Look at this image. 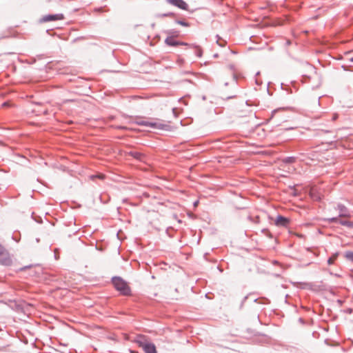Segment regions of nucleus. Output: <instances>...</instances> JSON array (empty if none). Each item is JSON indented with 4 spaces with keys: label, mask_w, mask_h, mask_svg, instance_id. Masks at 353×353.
<instances>
[{
    "label": "nucleus",
    "mask_w": 353,
    "mask_h": 353,
    "mask_svg": "<svg viewBox=\"0 0 353 353\" xmlns=\"http://www.w3.org/2000/svg\"><path fill=\"white\" fill-rule=\"evenodd\" d=\"M112 283L114 288L123 296H129L131 294V289L128 283L121 277L114 276L112 279Z\"/></svg>",
    "instance_id": "f257e3e1"
},
{
    "label": "nucleus",
    "mask_w": 353,
    "mask_h": 353,
    "mask_svg": "<svg viewBox=\"0 0 353 353\" xmlns=\"http://www.w3.org/2000/svg\"><path fill=\"white\" fill-rule=\"evenodd\" d=\"M135 343L144 350L145 353H157L154 344L148 341L146 337L139 335L135 340Z\"/></svg>",
    "instance_id": "f03ea898"
},
{
    "label": "nucleus",
    "mask_w": 353,
    "mask_h": 353,
    "mask_svg": "<svg viewBox=\"0 0 353 353\" xmlns=\"http://www.w3.org/2000/svg\"><path fill=\"white\" fill-rule=\"evenodd\" d=\"M0 263L3 265H10L12 259L8 251L0 244Z\"/></svg>",
    "instance_id": "7ed1b4c3"
},
{
    "label": "nucleus",
    "mask_w": 353,
    "mask_h": 353,
    "mask_svg": "<svg viewBox=\"0 0 353 353\" xmlns=\"http://www.w3.org/2000/svg\"><path fill=\"white\" fill-rule=\"evenodd\" d=\"M136 123L138 124L139 125L150 127L152 128H157V129H163V126H164V125L161 124V123H158L156 122H150V121L143 120V119H138L136 121Z\"/></svg>",
    "instance_id": "20e7f679"
},
{
    "label": "nucleus",
    "mask_w": 353,
    "mask_h": 353,
    "mask_svg": "<svg viewBox=\"0 0 353 353\" xmlns=\"http://www.w3.org/2000/svg\"><path fill=\"white\" fill-rule=\"evenodd\" d=\"M64 19V16L63 14H46L42 17L40 19V22L46 23L52 21H59L63 20Z\"/></svg>",
    "instance_id": "39448f33"
},
{
    "label": "nucleus",
    "mask_w": 353,
    "mask_h": 353,
    "mask_svg": "<svg viewBox=\"0 0 353 353\" xmlns=\"http://www.w3.org/2000/svg\"><path fill=\"white\" fill-rule=\"evenodd\" d=\"M327 221L330 223H339L342 225L346 226L349 228H353V221H348L345 220H341L338 217H332L327 219Z\"/></svg>",
    "instance_id": "423d86ee"
},
{
    "label": "nucleus",
    "mask_w": 353,
    "mask_h": 353,
    "mask_svg": "<svg viewBox=\"0 0 353 353\" xmlns=\"http://www.w3.org/2000/svg\"><path fill=\"white\" fill-rule=\"evenodd\" d=\"M170 4L180 9L187 10L188 6L183 0H166Z\"/></svg>",
    "instance_id": "0eeeda50"
},
{
    "label": "nucleus",
    "mask_w": 353,
    "mask_h": 353,
    "mask_svg": "<svg viewBox=\"0 0 353 353\" xmlns=\"http://www.w3.org/2000/svg\"><path fill=\"white\" fill-rule=\"evenodd\" d=\"M337 210H339V215L337 216L339 217H350V214L349 212L348 209L343 204H338L336 207Z\"/></svg>",
    "instance_id": "6e6552de"
},
{
    "label": "nucleus",
    "mask_w": 353,
    "mask_h": 353,
    "mask_svg": "<svg viewBox=\"0 0 353 353\" xmlns=\"http://www.w3.org/2000/svg\"><path fill=\"white\" fill-rule=\"evenodd\" d=\"M289 222L290 221L288 218L279 215L275 220V225L276 226L286 227Z\"/></svg>",
    "instance_id": "1a4fd4ad"
},
{
    "label": "nucleus",
    "mask_w": 353,
    "mask_h": 353,
    "mask_svg": "<svg viewBox=\"0 0 353 353\" xmlns=\"http://www.w3.org/2000/svg\"><path fill=\"white\" fill-rule=\"evenodd\" d=\"M165 42L167 45L170 46H177L179 45H188L187 43H183V42H179L174 40V39L172 37H168Z\"/></svg>",
    "instance_id": "9d476101"
},
{
    "label": "nucleus",
    "mask_w": 353,
    "mask_h": 353,
    "mask_svg": "<svg viewBox=\"0 0 353 353\" xmlns=\"http://www.w3.org/2000/svg\"><path fill=\"white\" fill-rule=\"evenodd\" d=\"M128 154L139 161H143V159L145 158V156L142 153L137 151H130L128 152Z\"/></svg>",
    "instance_id": "9b49d317"
},
{
    "label": "nucleus",
    "mask_w": 353,
    "mask_h": 353,
    "mask_svg": "<svg viewBox=\"0 0 353 353\" xmlns=\"http://www.w3.org/2000/svg\"><path fill=\"white\" fill-rule=\"evenodd\" d=\"M295 161H296V157H288L285 158L283 160V161L285 163H293L295 162Z\"/></svg>",
    "instance_id": "f8f14e48"
},
{
    "label": "nucleus",
    "mask_w": 353,
    "mask_h": 353,
    "mask_svg": "<svg viewBox=\"0 0 353 353\" xmlns=\"http://www.w3.org/2000/svg\"><path fill=\"white\" fill-rule=\"evenodd\" d=\"M174 14L173 12H167L163 14H157L156 17L157 18H162V17H173Z\"/></svg>",
    "instance_id": "ddd939ff"
},
{
    "label": "nucleus",
    "mask_w": 353,
    "mask_h": 353,
    "mask_svg": "<svg viewBox=\"0 0 353 353\" xmlns=\"http://www.w3.org/2000/svg\"><path fill=\"white\" fill-rule=\"evenodd\" d=\"M338 256V254H334L332 256H330L327 260L328 265H332L334 263V261L336 259Z\"/></svg>",
    "instance_id": "4468645a"
},
{
    "label": "nucleus",
    "mask_w": 353,
    "mask_h": 353,
    "mask_svg": "<svg viewBox=\"0 0 353 353\" xmlns=\"http://www.w3.org/2000/svg\"><path fill=\"white\" fill-rule=\"evenodd\" d=\"M345 256L349 261H353V252H351V251L346 252L345 254Z\"/></svg>",
    "instance_id": "2eb2a0df"
},
{
    "label": "nucleus",
    "mask_w": 353,
    "mask_h": 353,
    "mask_svg": "<svg viewBox=\"0 0 353 353\" xmlns=\"http://www.w3.org/2000/svg\"><path fill=\"white\" fill-rule=\"evenodd\" d=\"M176 23L185 27L189 26V23L183 20H176Z\"/></svg>",
    "instance_id": "dca6fc26"
},
{
    "label": "nucleus",
    "mask_w": 353,
    "mask_h": 353,
    "mask_svg": "<svg viewBox=\"0 0 353 353\" xmlns=\"http://www.w3.org/2000/svg\"><path fill=\"white\" fill-rule=\"evenodd\" d=\"M196 55L198 57H201L202 56V50L201 48H199V47L196 48Z\"/></svg>",
    "instance_id": "f3484780"
},
{
    "label": "nucleus",
    "mask_w": 353,
    "mask_h": 353,
    "mask_svg": "<svg viewBox=\"0 0 353 353\" xmlns=\"http://www.w3.org/2000/svg\"><path fill=\"white\" fill-rule=\"evenodd\" d=\"M248 219L252 221H254L255 223H258L259 222V216H256L255 217V219L254 220H252V217L251 216H248Z\"/></svg>",
    "instance_id": "a211bd4d"
},
{
    "label": "nucleus",
    "mask_w": 353,
    "mask_h": 353,
    "mask_svg": "<svg viewBox=\"0 0 353 353\" xmlns=\"http://www.w3.org/2000/svg\"><path fill=\"white\" fill-rule=\"evenodd\" d=\"M234 97H236V95H231V96H227V97H225V99H233V98H234Z\"/></svg>",
    "instance_id": "6ab92c4d"
},
{
    "label": "nucleus",
    "mask_w": 353,
    "mask_h": 353,
    "mask_svg": "<svg viewBox=\"0 0 353 353\" xmlns=\"http://www.w3.org/2000/svg\"><path fill=\"white\" fill-rule=\"evenodd\" d=\"M337 118H338V115L335 114H334V115H333L332 120H333V121H334V120H336Z\"/></svg>",
    "instance_id": "aec40b11"
},
{
    "label": "nucleus",
    "mask_w": 353,
    "mask_h": 353,
    "mask_svg": "<svg viewBox=\"0 0 353 353\" xmlns=\"http://www.w3.org/2000/svg\"><path fill=\"white\" fill-rule=\"evenodd\" d=\"M8 105V102H4V103L1 105V106H3V107H6V106H7Z\"/></svg>",
    "instance_id": "412c9836"
},
{
    "label": "nucleus",
    "mask_w": 353,
    "mask_h": 353,
    "mask_svg": "<svg viewBox=\"0 0 353 353\" xmlns=\"http://www.w3.org/2000/svg\"><path fill=\"white\" fill-rule=\"evenodd\" d=\"M262 232H263V233H265V234H266V233H268V232L269 233L268 230H266V229L263 230H262Z\"/></svg>",
    "instance_id": "4be33fe9"
},
{
    "label": "nucleus",
    "mask_w": 353,
    "mask_h": 353,
    "mask_svg": "<svg viewBox=\"0 0 353 353\" xmlns=\"http://www.w3.org/2000/svg\"><path fill=\"white\" fill-rule=\"evenodd\" d=\"M130 353H138V352H135V351H133V350H130Z\"/></svg>",
    "instance_id": "5701e85b"
},
{
    "label": "nucleus",
    "mask_w": 353,
    "mask_h": 353,
    "mask_svg": "<svg viewBox=\"0 0 353 353\" xmlns=\"http://www.w3.org/2000/svg\"><path fill=\"white\" fill-rule=\"evenodd\" d=\"M350 61L351 62H353V57L350 58Z\"/></svg>",
    "instance_id": "b1692460"
},
{
    "label": "nucleus",
    "mask_w": 353,
    "mask_h": 353,
    "mask_svg": "<svg viewBox=\"0 0 353 353\" xmlns=\"http://www.w3.org/2000/svg\"><path fill=\"white\" fill-rule=\"evenodd\" d=\"M197 203H198V201H196V202L194 203V205H197Z\"/></svg>",
    "instance_id": "393cba45"
}]
</instances>
